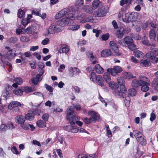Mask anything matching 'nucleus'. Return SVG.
<instances>
[{"label":"nucleus","mask_w":158,"mask_h":158,"mask_svg":"<svg viewBox=\"0 0 158 158\" xmlns=\"http://www.w3.org/2000/svg\"><path fill=\"white\" fill-rule=\"evenodd\" d=\"M106 14V12L105 10L99 9L94 12V15L96 17H103L105 16Z\"/></svg>","instance_id":"nucleus-12"},{"label":"nucleus","mask_w":158,"mask_h":158,"mask_svg":"<svg viewBox=\"0 0 158 158\" xmlns=\"http://www.w3.org/2000/svg\"><path fill=\"white\" fill-rule=\"evenodd\" d=\"M149 36L150 39L153 41L156 36L155 31L154 29H151L149 33Z\"/></svg>","instance_id":"nucleus-33"},{"label":"nucleus","mask_w":158,"mask_h":158,"mask_svg":"<svg viewBox=\"0 0 158 158\" xmlns=\"http://www.w3.org/2000/svg\"><path fill=\"white\" fill-rule=\"evenodd\" d=\"M135 88L131 89L128 91V94L132 97L135 96L136 94L137 91Z\"/></svg>","instance_id":"nucleus-36"},{"label":"nucleus","mask_w":158,"mask_h":158,"mask_svg":"<svg viewBox=\"0 0 158 158\" xmlns=\"http://www.w3.org/2000/svg\"><path fill=\"white\" fill-rule=\"evenodd\" d=\"M94 155H92V156H89L88 157L84 154H79L78 156V158H94Z\"/></svg>","instance_id":"nucleus-52"},{"label":"nucleus","mask_w":158,"mask_h":158,"mask_svg":"<svg viewBox=\"0 0 158 158\" xmlns=\"http://www.w3.org/2000/svg\"><path fill=\"white\" fill-rule=\"evenodd\" d=\"M129 97H127L126 98L125 100H124V102L125 105L126 107H128L129 106L130 104V100H128Z\"/></svg>","instance_id":"nucleus-61"},{"label":"nucleus","mask_w":158,"mask_h":158,"mask_svg":"<svg viewBox=\"0 0 158 158\" xmlns=\"http://www.w3.org/2000/svg\"><path fill=\"white\" fill-rule=\"evenodd\" d=\"M95 70L98 74L102 73L104 72V69L99 64L96 65Z\"/></svg>","instance_id":"nucleus-25"},{"label":"nucleus","mask_w":158,"mask_h":158,"mask_svg":"<svg viewBox=\"0 0 158 158\" xmlns=\"http://www.w3.org/2000/svg\"><path fill=\"white\" fill-rule=\"evenodd\" d=\"M128 4V0H121L119 2V4L121 6H123L124 5L126 4L124 10H125L128 9L129 7L127 8V5Z\"/></svg>","instance_id":"nucleus-34"},{"label":"nucleus","mask_w":158,"mask_h":158,"mask_svg":"<svg viewBox=\"0 0 158 158\" xmlns=\"http://www.w3.org/2000/svg\"><path fill=\"white\" fill-rule=\"evenodd\" d=\"M117 81L118 84L120 85L125 84V81L121 77H118L117 78Z\"/></svg>","instance_id":"nucleus-48"},{"label":"nucleus","mask_w":158,"mask_h":158,"mask_svg":"<svg viewBox=\"0 0 158 158\" xmlns=\"http://www.w3.org/2000/svg\"><path fill=\"white\" fill-rule=\"evenodd\" d=\"M20 40L22 42L26 43L28 42L30 39L27 36H22L20 38Z\"/></svg>","instance_id":"nucleus-45"},{"label":"nucleus","mask_w":158,"mask_h":158,"mask_svg":"<svg viewBox=\"0 0 158 158\" xmlns=\"http://www.w3.org/2000/svg\"><path fill=\"white\" fill-rule=\"evenodd\" d=\"M30 21L27 20L26 19H23L22 21V23L24 26H26L29 23Z\"/></svg>","instance_id":"nucleus-62"},{"label":"nucleus","mask_w":158,"mask_h":158,"mask_svg":"<svg viewBox=\"0 0 158 158\" xmlns=\"http://www.w3.org/2000/svg\"><path fill=\"white\" fill-rule=\"evenodd\" d=\"M133 42V40L129 36H126L123 40H120L118 41V43L120 45L124 47H127L128 45L132 44Z\"/></svg>","instance_id":"nucleus-6"},{"label":"nucleus","mask_w":158,"mask_h":158,"mask_svg":"<svg viewBox=\"0 0 158 158\" xmlns=\"http://www.w3.org/2000/svg\"><path fill=\"white\" fill-rule=\"evenodd\" d=\"M148 24H149V27H152L153 28H156V25L153 23L151 21H148Z\"/></svg>","instance_id":"nucleus-58"},{"label":"nucleus","mask_w":158,"mask_h":158,"mask_svg":"<svg viewBox=\"0 0 158 158\" xmlns=\"http://www.w3.org/2000/svg\"><path fill=\"white\" fill-rule=\"evenodd\" d=\"M124 33V29L123 27H120L116 32V36L119 38H122Z\"/></svg>","instance_id":"nucleus-22"},{"label":"nucleus","mask_w":158,"mask_h":158,"mask_svg":"<svg viewBox=\"0 0 158 158\" xmlns=\"http://www.w3.org/2000/svg\"><path fill=\"white\" fill-rule=\"evenodd\" d=\"M98 85L102 87L104 85V81L102 76L100 75L97 76V77L96 79V81H95Z\"/></svg>","instance_id":"nucleus-20"},{"label":"nucleus","mask_w":158,"mask_h":158,"mask_svg":"<svg viewBox=\"0 0 158 158\" xmlns=\"http://www.w3.org/2000/svg\"><path fill=\"white\" fill-rule=\"evenodd\" d=\"M109 44L111 48L114 51V55L116 56L120 55L121 54L118 52V49L116 43L113 41H111L110 42Z\"/></svg>","instance_id":"nucleus-8"},{"label":"nucleus","mask_w":158,"mask_h":158,"mask_svg":"<svg viewBox=\"0 0 158 158\" xmlns=\"http://www.w3.org/2000/svg\"><path fill=\"white\" fill-rule=\"evenodd\" d=\"M89 58L90 61L92 62L93 64H95L98 62V61L96 57L93 55L90 56Z\"/></svg>","instance_id":"nucleus-41"},{"label":"nucleus","mask_w":158,"mask_h":158,"mask_svg":"<svg viewBox=\"0 0 158 158\" xmlns=\"http://www.w3.org/2000/svg\"><path fill=\"white\" fill-rule=\"evenodd\" d=\"M25 119L24 117L21 115H18L15 118V122L17 123L20 124L24 122Z\"/></svg>","instance_id":"nucleus-23"},{"label":"nucleus","mask_w":158,"mask_h":158,"mask_svg":"<svg viewBox=\"0 0 158 158\" xmlns=\"http://www.w3.org/2000/svg\"><path fill=\"white\" fill-rule=\"evenodd\" d=\"M70 74L72 77H75L80 73V71L78 69L74 67L70 70Z\"/></svg>","instance_id":"nucleus-16"},{"label":"nucleus","mask_w":158,"mask_h":158,"mask_svg":"<svg viewBox=\"0 0 158 158\" xmlns=\"http://www.w3.org/2000/svg\"><path fill=\"white\" fill-rule=\"evenodd\" d=\"M157 56H158V49L156 48L146 54L147 58L152 60V62L155 63L158 62V57H156Z\"/></svg>","instance_id":"nucleus-5"},{"label":"nucleus","mask_w":158,"mask_h":158,"mask_svg":"<svg viewBox=\"0 0 158 158\" xmlns=\"http://www.w3.org/2000/svg\"><path fill=\"white\" fill-rule=\"evenodd\" d=\"M139 14L136 12H133L131 13H127L125 14L123 22L129 23L131 22H133L139 19Z\"/></svg>","instance_id":"nucleus-3"},{"label":"nucleus","mask_w":158,"mask_h":158,"mask_svg":"<svg viewBox=\"0 0 158 158\" xmlns=\"http://www.w3.org/2000/svg\"><path fill=\"white\" fill-rule=\"evenodd\" d=\"M109 86L113 89H116L118 88L119 86L115 82H110V81L108 83Z\"/></svg>","instance_id":"nucleus-35"},{"label":"nucleus","mask_w":158,"mask_h":158,"mask_svg":"<svg viewBox=\"0 0 158 158\" xmlns=\"http://www.w3.org/2000/svg\"><path fill=\"white\" fill-rule=\"evenodd\" d=\"M31 88L28 87H24L22 89L23 93V92H25L26 93H28L31 92Z\"/></svg>","instance_id":"nucleus-53"},{"label":"nucleus","mask_w":158,"mask_h":158,"mask_svg":"<svg viewBox=\"0 0 158 158\" xmlns=\"http://www.w3.org/2000/svg\"><path fill=\"white\" fill-rule=\"evenodd\" d=\"M17 15L19 18H22L25 16V12L21 9H19L18 10Z\"/></svg>","instance_id":"nucleus-43"},{"label":"nucleus","mask_w":158,"mask_h":158,"mask_svg":"<svg viewBox=\"0 0 158 158\" xmlns=\"http://www.w3.org/2000/svg\"><path fill=\"white\" fill-rule=\"evenodd\" d=\"M74 17L73 14L70 13L68 14V17L63 18L57 21L56 22V24L58 26H61V27L68 24H71L73 22V20L71 18H73Z\"/></svg>","instance_id":"nucleus-2"},{"label":"nucleus","mask_w":158,"mask_h":158,"mask_svg":"<svg viewBox=\"0 0 158 158\" xmlns=\"http://www.w3.org/2000/svg\"><path fill=\"white\" fill-rule=\"evenodd\" d=\"M115 95L117 97L124 98L123 94L119 90H115L114 92Z\"/></svg>","instance_id":"nucleus-47"},{"label":"nucleus","mask_w":158,"mask_h":158,"mask_svg":"<svg viewBox=\"0 0 158 158\" xmlns=\"http://www.w3.org/2000/svg\"><path fill=\"white\" fill-rule=\"evenodd\" d=\"M15 52L14 50H8L6 55V57L9 60H11L16 56Z\"/></svg>","instance_id":"nucleus-13"},{"label":"nucleus","mask_w":158,"mask_h":158,"mask_svg":"<svg viewBox=\"0 0 158 158\" xmlns=\"http://www.w3.org/2000/svg\"><path fill=\"white\" fill-rule=\"evenodd\" d=\"M21 105L20 102L16 101H13L11 102L8 106L9 109L11 110L13 108L21 106Z\"/></svg>","instance_id":"nucleus-15"},{"label":"nucleus","mask_w":158,"mask_h":158,"mask_svg":"<svg viewBox=\"0 0 158 158\" xmlns=\"http://www.w3.org/2000/svg\"><path fill=\"white\" fill-rule=\"evenodd\" d=\"M36 124L39 127L43 128L46 127V123L44 121L39 120L37 122Z\"/></svg>","instance_id":"nucleus-32"},{"label":"nucleus","mask_w":158,"mask_h":158,"mask_svg":"<svg viewBox=\"0 0 158 158\" xmlns=\"http://www.w3.org/2000/svg\"><path fill=\"white\" fill-rule=\"evenodd\" d=\"M150 81L148 77L143 76H139V80L133 79L131 85L132 87L137 89L139 86H141L142 91L146 92L149 89V86L150 85Z\"/></svg>","instance_id":"nucleus-1"},{"label":"nucleus","mask_w":158,"mask_h":158,"mask_svg":"<svg viewBox=\"0 0 158 158\" xmlns=\"http://www.w3.org/2000/svg\"><path fill=\"white\" fill-rule=\"evenodd\" d=\"M73 6H70L69 7H67L64 8L58 12L55 16V19H58L60 18L67 15L71 13H73Z\"/></svg>","instance_id":"nucleus-4"},{"label":"nucleus","mask_w":158,"mask_h":158,"mask_svg":"<svg viewBox=\"0 0 158 158\" xmlns=\"http://www.w3.org/2000/svg\"><path fill=\"white\" fill-rule=\"evenodd\" d=\"M124 7H122V11L120 12L118 15V17L120 20H123V21L124 18H123V16L124 14V12H125V10H124Z\"/></svg>","instance_id":"nucleus-37"},{"label":"nucleus","mask_w":158,"mask_h":158,"mask_svg":"<svg viewBox=\"0 0 158 158\" xmlns=\"http://www.w3.org/2000/svg\"><path fill=\"white\" fill-rule=\"evenodd\" d=\"M89 115H91L90 117V120L92 122L95 121L99 119L98 116L97 114L96 113L92 110H90L88 112Z\"/></svg>","instance_id":"nucleus-11"},{"label":"nucleus","mask_w":158,"mask_h":158,"mask_svg":"<svg viewBox=\"0 0 158 158\" xmlns=\"http://www.w3.org/2000/svg\"><path fill=\"white\" fill-rule=\"evenodd\" d=\"M25 119L27 120L31 121L33 120L34 118V115L33 113H29L25 115Z\"/></svg>","instance_id":"nucleus-28"},{"label":"nucleus","mask_w":158,"mask_h":158,"mask_svg":"<svg viewBox=\"0 0 158 158\" xmlns=\"http://www.w3.org/2000/svg\"><path fill=\"white\" fill-rule=\"evenodd\" d=\"M74 113V109L72 106H69L66 111V119H68L69 117L73 115Z\"/></svg>","instance_id":"nucleus-18"},{"label":"nucleus","mask_w":158,"mask_h":158,"mask_svg":"<svg viewBox=\"0 0 158 158\" xmlns=\"http://www.w3.org/2000/svg\"><path fill=\"white\" fill-rule=\"evenodd\" d=\"M152 86L156 90L158 91V78H155L153 80Z\"/></svg>","instance_id":"nucleus-27"},{"label":"nucleus","mask_w":158,"mask_h":158,"mask_svg":"<svg viewBox=\"0 0 158 158\" xmlns=\"http://www.w3.org/2000/svg\"><path fill=\"white\" fill-rule=\"evenodd\" d=\"M100 1L99 0H94L92 2L91 7L93 10H95L98 7Z\"/></svg>","instance_id":"nucleus-31"},{"label":"nucleus","mask_w":158,"mask_h":158,"mask_svg":"<svg viewBox=\"0 0 158 158\" xmlns=\"http://www.w3.org/2000/svg\"><path fill=\"white\" fill-rule=\"evenodd\" d=\"M89 77L90 80L93 82H95L96 81L97 77L96 74L94 72H92L89 75Z\"/></svg>","instance_id":"nucleus-40"},{"label":"nucleus","mask_w":158,"mask_h":158,"mask_svg":"<svg viewBox=\"0 0 158 158\" xmlns=\"http://www.w3.org/2000/svg\"><path fill=\"white\" fill-rule=\"evenodd\" d=\"M14 93L18 96H21L23 94L22 89H16L14 91Z\"/></svg>","instance_id":"nucleus-44"},{"label":"nucleus","mask_w":158,"mask_h":158,"mask_svg":"<svg viewBox=\"0 0 158 158\" xmlns=\"http://www.w3.org/2000/svg\"><path fill=\"white\" fill-rule=\"evenodd\" d=\"M123 76L124 78L127 79H130L135 77V76L134 77L131 73L125 72L123 73Z\"/></svg>","instance_id":"nucleus-29"},{"label":"nucleus","mask_w":158,"mask_h":158,"mask_svg":"<svg viewBox=\"0 0 158 158\" xmlns=\"http://www.w3.org/2000/svg\"><path fill=\"white\" fill-rule=\"evenodd\" d=\"M84 4V0H77L75 5L78 6H81Z\"/></svg>","instance_id":"nucleus-57"},{"label":"nucleus","mask_w":158,"mask_h":158,"mask_svg":"<svg viewBox=\"0 0 158 158\" xmlns=\"http://www.w3.org/2000/svg\"><path fill=\"white\" fill-rule=\"evenodd\" d=\"M139 140V141H138L141 144L145 145L146 144V139H145L144 135L142 136Z\"/></svg>","instance_id":"nucleus-42"},{"label":"nucleus","mask_w":158,"mask_h":158,"mask_svg":"<svg viewBox=\"0 0 158 158\" xmlns=\"http://www.w3.org/2000/svg\"><path fill=\"white\" fill-rule=\"evenodd\" d=\"M49 42V39L48 38H46L44 39L41 42V44L43 45H46L48 44Z\"/></svg>","instance_id":"nucleus-63"},{"label":"nucleus","mask_w":158,"mask_h":158,"mask_svg":"<svg viewBox=\"0 0 158 158\" xmlns=\"http://www.w3.org/2000/svg\"><path fill=\"white\" fill-rule=\"evenodd\" d=\"M92 31L93 33H96L95 36L97 37L99 36V34L101 33L102 32V30H98L97 29H94Z\"/></svg>","instance_id":"nucleus-50"},{"label":"nucleus","mask_w":158,"mask_h":158,"mask_svg":"<svg viewBox=\"0 0 158 158\" xmlns=\"http://www.w3.org/2000/svg\"><path fill=\"white\" fill-rule=\"evenodd\" d=\"M109 37V34L108 33H106L103 35L102 37V39L104 40H107Z\"/></svg>","instance_id":"nucleus-64"},{"label":"nucleus","mask_w":158,"mask_h":158,"mask_svg":"<svg viewBox=\"0 0 158 158\" xmlns=\"http://www.w3.org/2000/svg\"><path fill=\"white\" fill-rule=\"evenodd\" d=\"M59 26L55 23L52 24L48 30V34H53L61 31V27H59Z\"/></svg>","instance_id":"nucleus-7"},{"label":"nucleus","mask_w":158,"mask_h":158,"mask_svg":"<svg viewBox=\"0 0 158 158\" xmlns=\"http://www.w3.org/2000/svg\"><path fill=\"white\" fill-rule=\"evenodd\" d=\"M36 29V27L35 25H31L26 29L25 32L28 34H30L35 32Z\"/></svg>","instance_id":"nucleus-21"},{"label":"nucleus","mask_w":158,"mask_h":158,"mask_svg":"<svg viewBox=\"0 0 158 158\" xmlns=\"http://www.w3.org/2000/svg\"><path fill=\"white\" fill-rule=\"evenodd\" d=\"M67 120L69 121L70 124L71 125L74 124L77 120H79L80 117L74 115L71 116L68 119H66Z\"/></svg>","instance_id":"nucleus-14"},{"label":"nucleus","mask_w":158,"mask_h":158,"mask_svg":"<svg viewBox=\"0 0 158 158\" xmlns=\"http://www.w3.org/2000/svg\"><path fill=\"white\" fill-rule=\"evenodd\" d=\"M45 86L46 89L50 92H52L53 91V88L51 86L45 84L44 85Z\"/></svg>","instance_id":"nucleus-60"},{"label":"nucleus","mask_w":158,"mask_h":158,"mask_svg":"<svg viewBox=\"0 0 158 158\" xmlns=\"http://www.w3.org/2000/svg\"><path fill=\"white\" fill-rule=\"evenodd\" d=\"M83 9L86 12L89 13H92L93 11L91 10L90 7L88 5H84L83 7Z\"/></svg>","instance_id":"nucleus-39"},{"label":"nucleus","mask_w":158,"mask_h":158,"mask_svg":"<svg viewBox=\"0 0 158 158\" xmlns=\"http://www.w3.org/2000/svg\"><path fill=\"white\" fill-rule=\"evenodd\" d=\"M120 92L122 94H125L127 92V90L125 86V84L120 85Z\"/></svg>","instance_id":"nucleus-54"},{"label":"nucleus","mask_w":158,"mask_h":158,"mask_svg":"<svg viewBox=\"0 0 158 158\" xmlns=\"http://www.w3.org/2000/svg\"><path fill=\"white\" fill-rule=\"evenodd\" d=\"M129 49L133 51L136 48V45L132 42V44H130L127 45Z\"/></svg>","instance_id":"nucleus-56"},{"label":"nucleus","mask_w":158,"mask_h":158,"mask_svg":"<svg viewBox=\"0 0 158 158\" xmlns=\"http://www.w3.org/2000/svg\"><path fill=\"white\" fill-rule=\"evenodd\" d=\"M61 47L58 50V52L60 53H64L67 54L69 51V48L68 45L65 44H61Z\"/></svg>","instance_id":"nucleus-10"},{"label":"nucleus","mask_w":158,"mask_h":158,"mask_svg":"<svg viewBox=\"0 0 158 158\" xmlns=\"http://www.w3.org/2000/svg\"><path fill=\"white\" fill-rule=\"evenodd\" d=\"M141 66L145 67H147L151 64L150 62L146 59H143L141 60L140 62Z\"/></svg>","instance_id":"nucleus-24"},{"label":"nucleus","mask_w":158,"mask_h":158,"mask_svg":"<svg viewBox=\"0 0 158 158\" xmlns=\"http://www.w3.org/2000/svg\"><path fill=\"white\" fill-rule=\"evenodd\" d=\"M21 127L25 130H28L29 129V124L23 122L20 124Z\"/></svg>","instance_id":"nucleus-46"},{"label":"nucleus","mask_w":158,"mask_h":158,"mask_svg":"<svg viewBox=\"0 0 158 158\" xmlns=\"http://www.w3.org/2000/svg\"><path fill=\"white\" fill-rule=\"evenodd\" d=\"M9 91L7 90V89H5L2 92V96L7 99V98L9 97Z\"/></svg>","instance_id":"nucleus-49"},{"label":"nucleus","mask_w":158,"mask_h":158,"mask_svg":"<svg viewBox=\"0 0 158 158\" xmlns=\"http://www.w3.org/2000/svg\"><path fill=\"white\" fill-rule=\"evenodd\" d=\"M135 56L137 58H143L144 56V54L141 51L137 50L134 52Z\"/></svg>","instance_id":"nucleus-30"},{"label":"nucleus","mask_w":158,"mask_h":158,"mask_svg":"<svg viewBox=\"0 0 158 158\" xmlns=\"http://www.w3.org/2000/svg\"><path fill=\"white\" fill-rule=\"evenodd\" d=\"M111 74L114 76H115L118 73H120L122 71V69L119 66H116L113 69H110Z\"/></svg>","instance_id":"nucleus-9"},{"label":"nucleus","mask_w":158,"mask_h":158,"mask_svg":"<svg viewBox=\"0 0 158 158\" xmlns=\"http://www.w3.org/2000/svg\"><path fill=\"white\" fill-rule=\"evenodd\" d=\"M11 151L14 154L18 155L19 154V152L18 151L17 148L15 146H13L11 148Z\"/></svg>","instance_id":"nucleus-59"},{"label":"nucleus","mask_w":158,"mask_h":158,"mask_svg":"<svg viewBox=\"0 0 158 158\" xmlns=\"http://www.w3.org/2000/svg\"><path fill=\"white\" fill-rule=\"evenodd\" d=\"M133 132L134 135L137 141H139V139L143 135L141 133L138 131L134 130Z\"/></svg>","instance_id":"nucleus-26"},{"label":"nucleus","mask_w":158,"mask_h":158,"mask_svg":"<svg viewBox=\"0 0 158 158\" xmlns=\"http://www.w3.org/2000/svg\"><path fill=\"white\" fill-rule=\"evenodd\" d=\"M8 129V127L5 124H2L0 126V130L2 131H4Z\"/></svg>","instance_id":"nucleus-55"},{"label":"nucleus","mask_w":158,"mask_h":158,"mask_svg":"<svg viewBox=\"0 0 158 158\" xmlns=\"http://www.w3.org/2000/svg\"><path fill=\"white\" fill-rule=\"evenodd\" d=\"M17 40V38L16 36H13L9 38L8 40V42L10 43L14 44L16 43Z\"/></svg>","instance_id":"nucleus-38"},{"label":"nucleus","mask_w":158,"mask_h":158,"mask_svg":"<svg viewBox=\"0 0 158 158\" xmlns=\"http://www.w3.org/2000/svg\"><path fill=\"white\" fill-rule=\"evenodd\" d=\"M112 52L110 49H105L103 50L101 52V55L102 56L106 57L111 55Z\"/></svg>","instance_id":"nucleus-19"},{"label":"nucleus","mask_w":158,"mask_h":158,"mask_svg":"<svg viewBox=\"0 0 158 158\" xmlns=\"http://www.w3.org/2000/svg\"><path fill=\"white\" fill-rule=\"evenodd\" d=\"M107 72L104 73L103 75V78L105 80L106 82L108 83L110 81V69H108L107 70Z\"/></svg>","instance_id":"nucleus-17"},{"label":"nucleus","mask_w":158,"mask_h":158,"mask_svg":"<svg viewBox=\"0 0 158 158\" xmlns=\"http://www.w3.org/2000/svg\"><path fill=\"white\" fill-rule=\"evenodd\" d=\"M14 80L15 83L19 85H21L23 82V80L20 77H17L15 78Z\"/></svg>","instance_id":"nucleus-51"}]
</instances>
